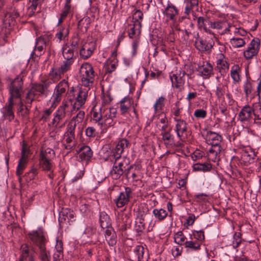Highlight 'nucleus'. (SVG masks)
<instances>
[{
    "instance_id": "nucleus-1",
    "label": "nucleus",
    "mask_w": 261,
    "mask_h": 261,
    "mask_svg": "<svg viewBox=\"0 0 261 261\" xmlns=\"http://www.w3.org/2000/svg\"><path fill=\"white\" fill-rule=\"evenodd\" d=\"M88 93L87 88H75L73 86L69 87V84L66 80H62L58 83L54 89L50 99L59 104L65 95H67V96L62 101L54 113L51 122L52 125L59 128L64 127L65 122H62L71 117L74 111L84 106L88 97Z\"/></svg>"
},
{
    "instance_id": "nucleus-2",
    "label": "nucleus",
    "mask_w": 261,
    "mask_h": 261,
    "mask_svg": "<svg viewBox=\"0 0 261 261\" xmlns=\"http://www.w3.org/2000/svg\"><path fill=\"white\" fill-rule=\"evenodd\" d=\"M101 98V106L99 108L94 106L91 111V120L99 126L101 133H105L109 127L115 124L117 110L113 107L105 108L113 100L109 91L103 93Z\"/></svg>"
},
{
    "instance_id": "nucleus-3",
    "label": "nucleus",
    "mask_w": 261,
    "mask_h": 261,
    "mask_svg": "<svg viewBox=\"0 0 261 261\" xmlns=\"http://www.w3.org/2000/svg\"><path fill=\"white\" fill-rule=\"evenodd\" d=\"M23 79L21 77H16L9 86V97L7 102L1 111L3 117L11 121L14 118V107L16 103L15 98H19L23 92Z\"/></svg>"
},
{
    "instance_id": "nucleus-4",
    "label": "nucleus",
    "mask_w": 261,
    "mask_h": 261,
    "mask_svg": "<svg viewBox=\"0 0 261 261\" xmlns=\"http://www.w3.org/2000/svg\"><path fill=\"white\" fill-rule=\"evenodd\" d=\"M198 28L203 29L204 32L211 35L214 38H217L216 32L220 35L228 34L234 26L230 23L224 20H213L203 17L197 18Z\"/></svg>"
},
{
    "instance_id": "nucleus-5",
    "label": "nucleus",
    "mask_w": 261,
    "mask_h": 261,
    "mask_svg": "<svg viewBox=\"0 0 261 261\" xmlns=\"http://www.w3.org/2000/svg\"><path fill=\"white\" fill-rule=\"evenodd\" d=\"M49 82L34 83L31 89L26 93L24 98V102L28 105H32V102L38 97L45 98L49 93Z\"/></svg>"
},
{
    "instance_id": "nucleus-6",
    "label": "nucleus",
    "mask_w": 261,
    "mask_h": 261,
    "mask_svg": "<svg viewBox=\"0 0 261 261\" xmlns=\"http://www.w3.org/2000/svg\"><path fill=\"white\" fill-rule=\"evenodd\" d=\"M74 125L67 124L64 132L61 143L62 147L66 150H73L76 144L75 140Z\"/></svg>"
},
{
    "instance_id": "nucleus-7",
    "label": "nucleus",
    "mask_w": 261,
    "mask_h": 261,
    "mask_svg": "<svg viewBox=\"0 0 261 261\" xmlns=\"http://www.w3.org/2000/svg\"><path fill=\"white\" fill-rule=\"evenodd\" d=\"M80 74L82 84L87 88L91 86L94 82L95 72L93 67L89 63H85L82 65L80 70Z\"/></svg>"
},
{
    "instance_id": "nucleus-8",
    "label": "nucleus",
    "mask_w": 261,
    "mask_h": 261,
    "mask_svg": "<svg viewBox=\"0 0 261 261\" xmlns=\"http://www.w3.org/2000/svg\"><path fill=\"white\" fill-rule=\"evenodd\" d=\"M128 141L126 139H120L112 151L109 150V146H104L100 152L101 156H103V154H108L113 159H120L124 149L128 147Z\"/></svg>"
},
{
    "instance_id": "nucleus-9",
    "label": "nucleus",
    "mask_w": 261,
    "mask_h": 261,
    "mask_svg": "<svg viewBox=\"0 0 261 261\" xmlns=\"http://www.w3.org/2000/svg\"><path fill=\"white\" fill-rule=\"evenodd\" d=\"M51 36L48 34L42 35L36 39L35 49L31 54V56L33 58L34 56L39 57L46 48H50L51 46Z\"/></svg>"
},
{
    "instance_id": "nucleus-10",
    "label": "nucleus",
    "mask_w": 261,
    "mask_h": 261,
    "mask_svg": "<svg viewBox=\"0 0 261 261\" xmlns=\"http://www.w3.org/2000/svg\"><path fill=\"white\" fill-rule=\"evenodd\" d=\"M28 237L33 244L38 248L46 246V234L42 228L39 227L37 230H32L28 233Z\"/></svg>"
},
{
    "instance_id": "nucleus-11",
    "label": "nucleus",
    "mask_w": 261,
    "mask_h": 261,
    "mask_svg": "<svg viewBox=\"0 0 261 261\" xmlns=\"http://www.w3.org/2000/svg\"><path fill=\"white\" fill-rule=\"evenodd\" d=\"M186 72L181 68L170 75L172 87L181 91L184 89Z\"/></svg>"
},
{
    "instance_id": "nucleus-12",
    "label": "nucleus",
    "mask_w": 261,
    "mask_h": 261,
    "mask_svg": "<svg viewBox=\"0 0 261 261\" xmlns=\"http://www.w3.org/2000/svg\"><path fill=\"white\" fill-rule=\"evenodd\" d=\"M260 40L258 38L252 39L243 52L244 58L249 60L256 56L260 48Z\"/></svg>"
},
{
    "instance_id": "nucleus-13",
    "label": "nucleus",
    "mask_w": 261,
    "mask_h": 261,
    "mask_svg": "<svg viewBox=\"0 0 261 261\" xmlns=\"http://www.w3.org/2000/svg\"><path fill=\"white\" fill-rule=\"evenodd\" d=\"M142 24L139 21L127 20L125 23V30L130 38L137 39L141 33Z\"/></svg>"
},
{
    "instance_id": "nucleus-14",
    "label": "nucleus",
    "mask_w": 261,
    "mask_h": 261,
    "mask_svg": "<svg viewBox=\"0 0 261 261\" xmlns=\"http://www.w3.org/2000/svg\"><path fill=\"white\" fill-rule=\"evenodd\" d=\"M24 4L20 0H18V3L15 6V10L12 13H8L6 15L5 22L10 26L15 24V18L20 16V14L23 11Z\"/></svg>"
},
{
    "instance_id": "nucleus-15",
    "label": "nucleus",
    "mask_w": 261,
    "mask_h": 261,
    "mask_svg": "<svg viewBox=\"0 0 261 261\" xmlns=\"http://www.w3.org/2000/svg\"><path fill=\"white\" fill-rule=\"evenodd\" d=\"M253 112L252 108L248 105L244 106L239 113L238 120L243 125H247L251 120Z\"/></svg>"
},
{
    "instance_id": "nucleus-16",
    "label": "nucleus",
    "mask_w": 261,
    "mask_h": 261,
    "mask_svg": "<svg viewBox=\"0 0 261 261\" xmlns=\"http://www.w3.org/2000/svg\"><path fill=\"white\" fill-rule=\"evenodd\" d=\"M29 154V150L24 145H23L22 148L21 158L19 160L16 170V174L17 175L19 176V181L20 182L21 180L20 175L22 174L23 171L25 168V165L28 162Z\"/></svg>"
},
{
    "instance_id": "nucleus-17",
    "label": "nucleus",
    "mask_w": 261,
    "mask_h": 261,
    "mask_svg": "<svg viewBox=\"0 0 261 261\" xmlns=\"http://www.w3.org/2000/svg\"><path fill=\"white\" fill-rule=\"evenodd\" d=\"M96 48L94 41L87 42L83 44L80 49V55L83 59H88L93 53Z\"/></svg>"
},
{
    "instance_id": "nucleus-18",
    "label": "nucleus",
    "mask_w": 261,
    "mask_h": 261,
    "mask_svg": "<svg viewBox=\"0 0 261 261\" xmlns=\"http://www.w3.org/2000/svg\"><path fill=\"white\" fill-rule=\"evenodd\" d=\"M215 43L212 38L208 40H203L201 38H196L195 41L196 48L201 52L210 50L213 47Z\"/></svg>"
},
{
    "instance_id": "nucleus-19",
    "label": "nucleus",
    "mask_w": 261,
    "mask_h": 261,
    "mask_svg": "<svg viewBox=\"0 0 261 261\" xmlns=\"http://www.w3.org/2000/svg\"><path fill=\"white\" fill-rule=\"evenodd\" d=\"M205 140L207 144H210L212 147H221L220 144L222 137L215 132H207L205 136Z\"/></svg>"
},
{
    "instance_id": "nucleus-20",
    "label": "nucleus",
    "mask_w": 261,
    "mask_h": 261,
    "mask_svg": "<svg viewBox=\"0 0 261 261\" xmlns=\"http://www.w3.org/2000/svg\"><path fill=\"white\" fill-rule=\"evenodd\" d=\"M119 105L121 114L127 116L133 105V100L128 96H126L119 101Z\"/></svg>"
},
{
    "instance_id": "nucleus-21",
    "label": "nucleus",
    "mask_w": 261,
    "mask_h": 261,
    "mask_svg": "<svg viewBox=\"0 0 261 261\" xmlns=\"http://www.w3.org/2000/svg\"><path fill=\"white\" fill-rule=\"evenodd\" d=\"M217 58V68L221 75L223 76L228 71L229 64L227 62L223 54L220 53L218 54Z\"/></svg>"
},
{
    "instance_id": "nucleus-22",
    "label": "nucleus",
    "mask_w": 261,
    "mask_h": 261,
    "mask_svg": "<svg viewBox=\"0 0 261 261\" xmlns=\"http://www.w3.org/2000/svg\"><path fill=\"white\" fill-rule=\"evenodd\" d=\"M130 193L131 189L129 187H126L124 192L120 193L119 196L115 200L118 207H122L128 202Z\"/></svg>"
},
{
    "instance_id": "nucleus-23",
    "label": "nucleus",
    "mask_w": 261,
    "mask_h": 261,
    "mask_svg": "<svg viewBox=\"0 0 261 261\" xmlns=\"http://www.w3.org/2000/svg\"><path fill=\"white\" fill-rule=\"evenodd\" d=\"M176 122L175 131L179 140H182L184 134L187 131V123L180 118H174Z\"/></svg>"
},
{
    "instance_id": "nucleus-24",
    "label": "nucleus",
    "mask_w": 261,
    "mask_h": 261,
    "mask_svg": "<svg viewBox=\"0 0 261 261\" xmlns=\"http://www.w3.org/2000/svg\"><path fill=\"white\" fill-rule=\"evenodd\" d=\"M15 100L16 103L15 107H17V113L23 116L28 115L32 105L26 104L24 102V99L21 98V94L19 98H15Z\"/></svg>"
},
{
    "instance_id": "nucleus-25",
    "label": "nucleus",
    "mask_w": 261,
    "mask_h": 261,
    "mask_svg": "<svg viewBox=\"0 0 261 261\" xmlns=\"http://www.w3.org/2000/svg\"><path fill=\"white\" fill-rule=\"evenodd\" d=\"M163 13L167 17V20L175 21L176 16L178 14L177 8L173 4H168L167 7L162 10Z\"/></svg>"
},
{
    "instance_id": "nucleus-26",
    "label": "nucleus",
    "mask_w": 261,
    "mask_h": 261,
    "mask_svg": "<svg viewBox=\"0 0 261 261\" xmlns=\"http://www.w3.org/2000/svg\"><path fill=\"white\" fill-rule=\"evenodd\" d=\"M102 157L105 161H110L111 162H114V165H116L117 167L120 168L122 169L125 168V166L129 163V159L126 158L121 159V157L120 159H116L110 156L108 154H103Z\"/></svg>"
},
{
    "instance_id": "nucleus-27",
    "label": "nucleus",
    "mask_w": 261,
    "mask_h": 261,
    "mask_svg": "<svg viewBox=\"0 0 261 261\" xmlns=\"http://www.w3.org/2000/svg\"><path fill=\"white\" fill-rule=\"evenodd\" d=\"M213 66L209 62H206L198 68V72L203 79H208L213 74Z\"/></svg>"
},
{
    "instance_id": "nucleus-28",
    "label": "nucleus",
    "mask_w": 261,
    "mask_h": 261,
    "mask_svg": "<svg viewBox=\"0 0 261 261\" xmlns=\"http://www.w3.org/2000/svg\"><path fill=\"white\" fill-rule=\"evenodd\" d=\"M242 69L238 64L231 66L230 71V76L234 84L240 83L241 81Z\"/></svg>"
},
{
    "instance_id": "nucleus-29",
    "label": "nucleus",
    "mask_w": 261,
    "mask_h": 261,
    "mask_svg": "<svg viewBox=\"0 0 261 261\" xmlns=\"http://www.w3.org/2000/svg\"><path fill=\"white\" fill-rule=\"evenodd\" d=\"M48 105H50L49 107L48 108H45L43 110L42 112V118L44 121H47L49 116L51 115L54 110L59 105L58 103H56L55 101L52 100L51 99H49L47 102Z\"/></svg>"
},
{
    "instance_id": "nucleus-30",
    "label": "nucleus",
    "mask_w": 261,
    "mask_h": 261,
    "mask_svg": "<svg viewBox=\"0 0 261 261\" xmlns=\"http://www.w3.org/2000/svg\"><path fill=\"white\" fill-rule=\"evenodd\" d=\"M144 213H139L137 216L135 228L138 233H142L145 229Z\"/></svg>"
},
{
    "instance_id": "nucleus-31",
    "label": "nucleus",
    "mask_w": 261,
    "mask_h": 261,
    "mask_svg": "<svg viewBox=\"0 0 261 261\" xmlns=\"http://www.w3.org/2000/svg\"><path fill=\"white\" fill-rule=\"evenodd\" d=\"M93 155V152L88 146H83L80 148L79 157L82 161H88Z\"/></svg>"
},
{
    "instance_id": "nucleus-32",
    "label": "nucleus",
    "mask_w": 261,
    "mask_h": 261,
    "mask_svg": "<svg viewBox=\"0 0 261 261\" xmlns=\"http://www.w3.org/2000/svg\"><path fill=\"white\" fill-rule=\"evenodd\" d=\"M185 4V14L189 15L195 9H197L198 5V0H184Z\"/></svg>"
},
{
    "instance_id": "nucleus-33",
    "label": "nucleus",
    "mask_w": 261,
    "mask_h": 261,
    "mask_svg": "<svg viewBox=\"0 0 261 261\" xmlns=\"http://www.w3.org/2000/svg\"><path fill=\"white\" fill-rule=\"evenodd\" d=\"M191 240L186 241L184 245L187 252L197 251L200 250L201 243L199 241H194L192 239V236H190Z\"/></svg>"
},
{
    "instance_id": "nucleus-34",
    "label": "nucleus",
    "mask_w": 261,
    "mask_h": 261,
    "mask_svg": "<svg viewBox=\"0 0 261 261\" xmlns=\"http://www.w3.org/2000/svg\"><path fill=\"white\" fill-rule=\"evenodd\" d=\"M171 131H168L167 132L161 133L162 140L167 147H171L174 144V136L171 134Z\"/></svg>"
},
{
    "instance_id": "nucleus-35",
    "label": "nucleus",
    "mask_w": 261,
    "mask_h": 261,
    "mask_svg": "<svg viewBox=\"0 0 261 261\" xmlns=\"http://www.w3.org/2000/svg\"><path fill=\"white\" fill-rule=\"evenodd\" d=\"M62 55L65 60L74 62V49L70 46L64 45L62 49Z\"/></svg>"
},
{
    "instance_id": "nucleus-36",
    "label": "nucleus",
    "mask_w": 261,
    "mask_h": 261,
    "mask_svg": "<svg viewBox=\"0 0 261 261\" xmlns=\"http://www.w3.org/2000/svg\"><path fill=\"white\" fill-rule=\"evenodd\" d=\"M39 165L40 168L45 171H51L54 169V164L51 159L45 157L40 158Z\"/></svg>"
},
{
    "instance_id": "nucleus-37",
    "label": "nucleus",
    "mask_w": 261,
    "mask_h": 261,
    "mask_svg": "<svg viewBox=\"0 0 261 261\" xmlns=\"http://www.w3.org/2000/svg\"><path fill=\"white\" fill-rule=\"evenodd\" d=\"M43 0H30L27 8V15L31 17L36 12L37 8L40 6Z\"/></svg>"
},
{
    "instance_id": "nucleus-38",
    "label": "nucleus",
    "mask_w": 261,
    "mask_h": 261,
    "mask_svg": "<svg viewBox=\"0 0 261 261\" xmlns=\"http://www.w3.org/2000/svg\"><path fill=\"white\" fill-rule=\"evenodd\" d=\"M99 221L100 225L102 229H105L111 225V220L105 212H100Z\"/></svg>"
},
{
    "instance_id": "nucleus-39",
    "label": "nucleus",
    "mask_w": 261,
    "mask_h": 261,
    "mask_svg": "<svg viewBox=\"0 0 261 261\" xmlns=\"http://www.w3.org/2000/svg\"><path fill=\"white\" fill-rule=\"evenodd\" d=\"M222 150L221 147H211L207 152V156L208 159L215 162L218 159V155Z\"/></svg>"
},
{
    "instance_id": "nucleus-40",
    "label": "nucleus",
    "mask_w": 261,
    "mask_h": 261,
    "mask_svg": "<svg viewBox=\"0 0 261 261\" xmlns=\"http://www.w3.org/2000/svg\"><path fill=\"white\" fill-rule=\"evenodd\" d=\"M193 170L194 171H202L204 172L210 171L212 169V166L208 163H196L193 164Z\"/></svg>"
},
{
    "instance_id": "nucleus-41",
    "label": "nucleus",
    "mask_w": 261,
    "mask_h": 261,
    "mask_svg": "<svg viewBox=\"0 0 261 261\" xmlns=\"http://www.w3.org/2000/svg\"><path fill=\"white\" fill-rule=\"evenodd\" d=\"M20 250L21 254L20 256V261L29 260L31 256H33L32 254L30 252L29 247L27 244H22L21 246Z\"/></svg>"
},
{
    "instance_id": "nucleus-42",
    "label": "nucleus",
    "mask_w": 261,
    "mask_h": 261,
    "mask_svg": "<svg viewBox=\"0 0 261 261\" xmlns=\"http://www.w3.org/2000/svg\"><path fill=\"white\" fill-rule=\"evenodd\" d=\"M246 39V38L234 36L230 39V44L233 48H240L244 46Z\"/></svg>"
},
{
    "instance_id": "nucleus-43",
    "label": "nucleus",
    "mask_w": 261,
    "mask_h": 261,
    "mask_svg": "<svg viewBox=\"0 0 261 261\" xmlns=\"http://www.w3.org/2000/svg\"><path fill=\"white\" fill-rule=\"evenodd\" d=\"M80 110V109L77 110L78 112L76 114V115L75 116H73L72 117V118L71 119V120H70V121L68 123V124H72V125L74 124L75 128H76V122L80 123V122H82L85 117V112L84 111ZM76 112H77V111H76ZM74 112H75V111H74L71 114V115Z\"/></svg>"
},
{
    "instance_id": "nucleus-44",
    "label": "nucleus",
    "mask_w": 261,
    "mask_h": 261,
    "mask_svg": "<svg viewBox=\"0 0 261 261\" xmlns=\"http://www.w3.org/2000/svg\"><path fill=\"white\" fill-rule=\"evenodd\" d=\"M38 258L41 261H51V256L49 251L46 249V246L39 248Z\"/></svg>"
},
{
    "instance_id": "nucleus-45",
    "label": "nucleus",
    "mask_w": 261,
    "mask_h": 261,
    "mask_svg": "<svg viewBox=\"0 0 261 261\" xmlns=\"http://www.w3.org/2000/svg\"><path fill=\"white\" fill-rule=\"evenodd\" d=\"M154 217L159 221L164 220L168 215V212L162 208H154L152 211Z\"/></svg>"
},
{
    "instance_id": "nucleus-46",
    "label": "nucleus",
    "mask_w": 261,
    "mask_h": 261,
    "mask_svg": "<svg viewBox=\"0 0 261 261\" xmlns=\"http://www.w3.org/2000/svg\"><path fill=\"white\" fill-rule=\"evenodd\" d=\"M123 173V169L117 167L116 165H113L112 169L110 171V175L113 179H118Z\"/></svg>"
},
{
    "instance_id": "nucleus-47",
    "label": "nucleus",
    "mask_w": 261,
    "mask_h": 261,
    "mask_svg": "<svg viewBox=\"0 0 261 261\" xmlns=\"http://www.w3.org/2000/svg\"><path fill=\"white\" fill-rule=\"evenodd\" d=\"M69 32V31L68 27L60 28L56 34V38L60 42L62 40H65L68 37Z\"/></svg>"
},
{
    "instance_id": "nucleus-48",
    "label": "nucleus",
    "mask_w": 261,
    "mask_h": 261,
    "mask_svg": "<svg viewBox=\"0 0 261 261\" xmlns=\"http://www.w3.org/2000/svg\"><path fill=\"white\" fill-rule=\"evenodd\" d=\"M184 19L185 20V22L187 24V28L184 30L185 35L188 37L189 35L191 34L190 31L193 29L194 24L189 18L187 19L186 16H182L181 17H180L178 19V21L179 22H181L182 20Z\"/></svg>"
},
{
    "instance_id": "nucleus-49",
    "label": "nucleus",
    "mask_w": 261,
    "mask_h": 261,
    "mask_svg": "<svg viewBox=\"0 0 261 261\" xmlns=\"http://www.w3.org/2000/svg\"><path fill=\"white\" fill-rule=\"evenodd\" d=\"M74 7L71 5H64V8L61 13V17L59 20V23L62 21V20L66 18L68 14L73 13Z\"/></svg>"
},
{
    "instance_id": "nucleus-50",
    "label": "nucleus",
    "mask_w": 261,
    "mask_h": 261,
    "mask_svg": "<svg viewBox=\"0 0 261 261\" xmlns=\"http://www.w3.org/2000/svg\"><path fill=\"white\" fill-rule=\"evenodd\" d=\"M91 23V19L89 17L86 16L81 19L78 22V26L81 29H84L86 31L89 28Z\"/></svg>"
},
{
    "instance_id": "nucleus-51",
    "label": "nucleus",
    "mask_w": 261,
    "mask_h": 261,
    "mask_svg": "<svg viewBox=\"0 0 261 261\" xmlns=\"http://www.w3.org/2000/svg\"><path fill=\"white\" fill-rule=\"evenodd\" d=\"M63 75L59 68H52L49 72V76L54 80V82L60 79Z\"/></svg>"
},
{
    "instance_id": "nucleus-52",
    "label": "nucleus",
    "mask_w": 261,
    "mask_h": 261,
    "mask_svg": "<svg viewBox=\"0 0 261 261\" xmlns=\"http://www.w3.org/2000/svg\"><path fill=\"white\" fill-rule=\"evenodd\" d=\"M165 99L164 97H159L153 105L154 112L156 113L160 111H162L165 106Z\"/></svg>"
},
{
    "instance_id": "nucleus-53",
    "label": "nucleus",
    "mask_w": 261,
    "mask_h": 261,
    "mask_svg": "<svg viewBox=\"0 0 261 261\" xmlns=\"http://www.w3.org/2000/svg\"><path fill=\"white\" fill-rule=\"evenodd\" d=\"M174 240L175 242L180 245H184L185 244L187 240L186 237L184 235L182 231H178L176 234L174 235Z\"/></svg>"
},
{
    "instance_id": "nucleus-54",
    "label": "nucleus",
    "mask_w": 261,
    "mask_h": 261,
    "mask_svg": "<svg viewBox=\"0 0 261 261\" xmlns=\"http://www.w3.org/2000/svg\"><path fill=\"white\" fill-rule=\"evenodd\" d=\"M134 253L137 257L138 261H141L144 254V248L142 246H137L134 250Z\"/></svg>"
},
{
    "instance_id": "nucleus-55",
    "label": "nucleus",
    "mask_w": 261,
    "mask_h": 261,
    "mask_svg": "<svg viewBox=\"0 0 261 261\" xmlns=\"http://www.w3.org/2000/svg\"><path fill=\"white\" fill-rule=\"evenodd\" d=\"M225 86L226 85H223L222 83H219L217 86L215 91V95L217 98L220 99L224 96L225 93Z\"/></svg>"
},
{
    "instance_id": "nucleus-56",
    "label": "nucleus",
    "mask_w": 261,
    "mask_h": 261,
    "mask_svg": "<svg viewBox=\"0 0 261 261\" xmlns=\"http://www.w3.org/2000/svg\"><path fill=\"white\" fill-rule=\"evenodd\" d=\"M73 63V62L67 60L64 61L60 67H59L61 73L64 74L65 73L69 71L70 69L71 66Z\"/></svg>"
},
{
    "instance_id": "nucleus-57",
    "label": "nucleus",
    "mask_w": 261,
    "mask_h": 261,
    "mask_svg": "<svg viewBox=\"0 0 261 261\" xmlns=\"http://www.w3.org/2000/svg\"><path fill=\"white\" fill-rule=\"evenodd\" d=\"M241 234L240 232H235L233 237V241L231 244L233 248H237L241 243Z\"/></svg>"
},
{
    "instance_id": "nucleus-58",
    "label": "nucleus",
    "mask_w": 261,
    "mask_h": 261,
    "mask_svg": "<svg viewBox=\"0 0 261 261\" xmlns=\"http://www.w3.org/2000/svg\"><path fill=\"white\" fill-rule=\"evenodd\" d=\"M191 236L193 237V238L196 240V241H199V243L203 241L204 239V232L202 230H194L192 232V235L190 234V236Z\"/></svg>"
},
{
    "instance_id": "nucleus-59",
    "label": "nucleus",
    "mask_w": 261,
    "mask_h": 261,
    "mask_svg": "<svg viewBox=\"0 0 261 261\" xmlns=\"http://www.w3.org/2000/svg\"><path fill=\"white\" fill-rule=\"evenodd\" d=\"M198 95L199 94L195 90L194 91H190L188 93L186 99L188 102L189 107L191 106L192 101L194 100Z\"/></svg>"
},
{
    "instance_id": "nucleus-60",
    "label": "nucleus",
    "mask_w": 261,
    "mask_h": 261,
    "mask_svg": "<svg viewBox=\"0 0 261 261\" xmlns=\"http://www.w3.org/2000/svg\"><path fill=\"white\" fill-rule=\"evenodd\" d=\"M55 154L54 151L50 148H47L44 150H41L40 152V158L45 157L48 159H51L52 157L54 156Z\"/></svg>"
},
{
    "instance_id": "nucleus-61",
    "label": "nucleus",
    "mask_w": 261,
    "mask_h": 261,
    "mask_svg": "<svg viewBox=\"0 0 261 261\" xmlns=\"http://www.w3.org/2000/svg\"><path fill=\"white\" fill-rule=\"evenodd\" d=\"M143 13L140 10H136L132 18H130L128 20L130 21H133L134 22L136 21H139L141 23L143 18Z\"/></svg>"
},
{
    "instance_id": "nucleus-62",
    "label": "nucleus",
    "mask_w": 261,
    "mask_h": 261,
    "mask_svg": "<svg viewBox=\"0 0 261 261\" xmlns=\"http://www.w3.org/2000/svg\"><path fill=\"white\" fill-rule=\"evenodd\" d=\"M85 134L88 138H94L97 135V132L94 127L88 126L85 129Z\"/></svg>"
},
{
    "instance_id": "nucleus-63",
    "label": "nucleus",
    "mask_w": 261,
    "mask_h": 261,
    "mask_svg": "<svg viewBox=\"0 0 261 261\" xmlns=\"http://www.w3.org/2000/svg\"><path fill=\"white\" fill-rule=\"evenodd\" d=\"M38 174V170L36 168H33L28 173L25 174V177L27 181L33 179Z\"/></svg>"
},
{
    "instance_id": "nucleus-64",
    "label": "nucleus",
    "mask_w": 261,
    "mask_h": 261,
    "mask_svg": "<svg viewBox=\"0 0 261 261\" xmlns=\"http://www.w3.org/2000/svg\"><path fill=\"white\" fill-rule=\"evenodd\" d=\"M244 91L245 93L246 96L248 97L252 92V87L251 83L247 80L243 85Z\"/></svg>"
}]
</instances>
